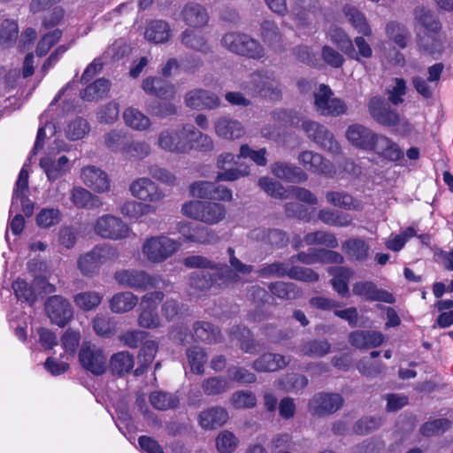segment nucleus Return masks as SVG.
<instances>
[{"mask_svg":"<svg viewBox=\"0 0 453 453\" xmlns=\"http://www.w3.org/2000/svg\"><path fill=\"white\" fill-rule=\"evenodd\" d=\"M184 265L189 268H209L212 273L194 272L190 275V286L199 291H205L213 285L221 287L239 281V277L226 264H216L202 256H190L185 258Z\"/></svg>","mask_w":453,"mask_h":453,"instance_id":"nucleus-1","label":"nucleus"},{"mask_svg":"<svg viewBox=\"0 0 453 453\" xmlns=\"http://www.w3.org/2000/svg\"><path fill=\"white\" fill-rule=\"evenodd\" d=\"M245 95L250 96L268 97L278 100L281 96V88L273 72L269 70H257L252 73L241 85Z\"/></svg>","mask_w":453,"mask_h":453,"instance_id":"nucleus-2","label":"nucleus"},{"mask_svg":"<svg viewBox=\"0 0 453 453\" xmlns=\"http://www.w3.org/2000/svg\"><path fill=\"white\" fill-rule=\"evenodd\" d=\"M367 109L370 116L378 124L388 127H396V130L402 133L411 131L409 121L402 118L382 96H372L367 103Z\"/></svg>","mask_w":453,"mask_h":453,"instance_id":"nucleus-3","label":"nucleus"},{"mask_svg":"<svg viewBox=\"0 0 453 453\" xmlns=\"http://www.w3.org/2000/svg\"><path fill=\"white\" fill-rule=\"evenodd\" d=\"M118 257L119 252L111 245H96L91 250L79 257L77 265L82 275L92 277L98 274L102 265Z\"/></svg>","mask_w":453,"mask_h":453,"instance_id":"nucleus-4","label":"nucleus"},{"mask_svg":"<svg viewBox=\"0 0 453 453\" xmlns=\"http://www.w3.org/2000/svg\"><path fill=\"white\" fill-rule=\"evenodd\" d=\"M181 212L188 218L214 225L225 219L226 211L221 203L195 200L185 203Z\"/></svg>","mask_w":453,"mask_h":453,"instance_id":"nucleus-5","label":"nucleus"},{"mask_svg":"<svg viewBox=\"0 0 453 453\" xmlns=\"http://www.w3.org/2000/svg\"><path fill=\"white\" fill-rule=\"evenodd\" d=\"M114 279L119 285L141 291L165 288L170 285V282L161 276L150 275L145 271L135 269L118 271L114 273Z\"/></svg>","mask_w":453,"mask_h":453,"instance_id":"nucleus-6","label":"nucleus"},{"mask_svg":"<svg viewBox=\"0 0 453 453\" xmlns=\"http://www.w3.org/2000/svg\"><path fill=\"white\" fill-rule=\"evenodd\" d=\"M220 42L226 50L240 56L254 59H260L265 56V50L260 42L246 34L226 33Z\"/></svg>","mask_w":453,"mask_h":453,"instance_id":"nucleus-7","label":"nucleus"},{"mask_svg":"<svg viewBox=\"0 0 453 453\" xmlns=\"http://www.w3.org/2000/svg\"><path fill=\"white\" fill-rule=\"evenodd\" d=\"M181 243L165 235L152 236L145 240L142 252L148 261L159 264L173 256L180 248Z\"/></svg>","mask_w":453,"mask_h":453,"instance_id":"nucleus-8","label":"nucleus"},{"mask_svg":"<svg viewBox=\"0 0 453 453\" xmlns=\"http://www.w3.org/2000/svg\"><path fill=\"white\" fill-rule=\"evenodd\" d=\"M301 127L307 137L314 142L319 148L334 155L341 153L339 142L326 127L310 119L303 120Z\"/></svg>","mask_w":453,"mask_h":453,"instance_id":"nucleus-9","label":"nucleus"},{"mask_svg":"<svg viewBox=\"0 0 453 453\" xmlns=\"http://www.w3.org/2000/svg\"><path fill=\"white\" fill-rule=\"evenodd\" d=\"M314 107L322 116L337 117L347 112L348 107L343 100L334 97L332 89L325 84H320L314 94Z\"/></svg>","mask_w":453,"mask_h":453,"instance_id":"nucleus-10","label":"nucleus"},{"mask_svg":"<svg viewBox=\"0 0 453 453\" xmlns=\"http://www.w3.org/2000/svg\"><path fill=\"white\" fill-rule=\"evenodd\" d=\"M343 397L338 393L319 392L308 402L309 413L313 417L330 416L342 408Z\"/></svg>","mask_w":453,"mask_h":453,"instance_id":"nucleus-11","label":"nucleus"},{"mask_svg":"<svg viewBox=\"0 0 453 453\" xmlns=\"http://www.w3.org/2000/svg\"><path fill=\"white\" fill-rule=\"evenodd\" d=\"M79 361L85 370L94 375H102L106 371V357L103 349L90 342L82 343Z\"/></svg>","mask_w":453,"mask_h":453,"instance_id":"nucleus-12","label":"nucleus"},{"mask_svg":"<svg viewBox=\"0 0 453 453\" xmlns=\"http://www.w3.org/2000/svg\"><path fill=\"white\" fill-rule=\"evenodd\" d=\"M95 232L103 238L120 240L128 237L130 228L121 219L107 214L96 220Z\"/></svg>","mask_w":453,"mask_h":453,"instance_id":"nucleus-13","label":"nucleus"},{"mask_svg":"<svg viewBox=\"0 0 453 453\" xmlns=\"http://www.w3.org/2000/svg\"><path fill=\"white\" fill-rule=\"evenodd\" d=\"M45 311L50 321L64 327L73 318L71 303L61 296H52L45 302Z\"/></svg>","mask_w":453,"mask_h":453,"instance_id":"nucleus-14","label":"nucleus"},{"mask_svg":"<svg viewBox=\"0 0 453 453\" xmlns=\"http://www.w3.org/2000/svg\"><path fill=\"white\" fill-rule=\"evenodd\" d=\"M353 295L366 302H382L392 304L395 302L394 296L385 289L379 288L371 280H361L353 284Z\"/></svg>","mask_w":453,"mask_h":453,"instance_id":"nucleus-15","label":"nucleus"},{"mask_svg":"<svg viewBox=\"0 0 453 453\" xmlns=\"http://www.w3.org/2000/svg\"><path fill=\"white\" fill-rule=\"evenodd\" d=\"M130 192L135 198L153 203H159L165 198L164 192L153 180L147 177L134 180L130 185Z\"/></svg>","mask_w":453,"mask_h":453,"instance_id":"nucleus-16","label":"nucleus"},{"mask_svg":"<svg viewBox=\"0 0 453 453\" xmlns=\"http://www.w3.org/2000/svg\"><path fill=\"white\" fill-rule=\"evenodd\" d=\"M298 163L307 171L326 177L334 173L332 164L324 157L312 150H304L298 155Z\"/></svg>","mask_w":453,"mask_h":453,"instance_id":"nucleus-17","label":"nucleus"},{"mask_svg":"<svg viewBox=\"0 0 453 453\" xmlns=\"http://www.w3.org/2000/svg\"><path fill=\"white\" fill-rule=\"evenodd\" d=\"M187 107L195 110L216 109L220 105L219 97L212 91L194 88L186 93L184 97Z\"/></svg>","mask_w":453,"mask_h":453,"instance_id":"nucleus-18","label":"nucleus"},{"mask_svg":"<svg viewBox=\"0 0 453 453\" xmlns=\"http://www.w3.org/2000/svg\"><path fill=\"white\" fill-rule=\"evenodd\" d=\"M81 179L88 188L96 193L108 192L111 188L108 174L95 165L84 166L81 172Z\"/></svg>","mask_w":453,"mask_h":453,"instance_id":"nucleus-19","label":"nucleus"},{"mask_svg":"<svg viewBox=\"0 0 453 453\" xmlns=\"http://www.w3.org/2000/svg\"><path fill=\"white\" fill-rule=\"evenodd\" d=\"M379 134L361 124L350 125L346 131L348 141L355 147L372 150L374 148Z\"/></svg>","mask_w":453,"mask_h":453,"instance_id":"nucleus-20","label":"nucleus"},{"mask_svg":"<svg viewBox=\"0 0 453 453\" xmlns=\"http://www.w3.org/2000/svg\"><path fill=\"white\" fill-rule=\"evenodd\" d=\"M229 418L227 411L221 406L203 410L198 416V423L205 430H213L224 426Z\"/></svg>","mask_w":453,"mask_h":453,"instance_id":"nucleus-21","label":"nucleus"},{"mask_svg":"<svg viewBox=\"0 0 453 453\" xmlns=\"http://www.w3.org/2000/svg\"><path fill=\"white\" fill-rule=\"evenodd\" d=\"M181 19L191 27H203L209 21V15L206 9L197 3H188L180 12Z\"/></svg>","mask_w":453,"mask_h":453,"instance_id":"nucleus-22","label":"nucleus"},{"mask_svg":"<svg viewBox=\"0 0 453 453\" xmlns=\"http://www.w3.org/2000/svg\"><path fill=\"white\" fill-rule=\"evenodd\" d=\"M290 361V356L265 353L253 362L252 367L258 372H270L283 369Z\"/></svg>","mask_w":453,"mask_h":453,"instance_id":"nucleus-23","label":"nucleus"},{"mask_svg":"<svg viewBox=\"0 0 453 453\" xmlns=\"http://www.w3.org/2000/svg\"><path fill=\"white\" fill-rule=\"evenodd\" d=\"M384 335L373 330H357L349 334V342L357 349H372L380 346L384 342Z\"/></svg>","mask_w":453,"mask_h":453,"instance_id":"nucleus-24","label":"nucleus"},{"mask_svg":"<svg viewBox=\"0 0 453 453\" xmlns=\"http://www.w3.org/2000/svg\"><path fill=\"white\" fill-rule=\"evenodd\" d=\"M274 176L288 182L300 183L308 180V175L300 167L292 164L277 162L272 165Z\"/></svg>","mask_w":453,"mask_h":453,"instance_id":"nucleus-25","label":"nucleus"},{"mask_svg":"<svg viewBox=\"0 0 453 453\" xmlns=\"http://www.w3.org/2000/svg\"><path fill=\"white\" fill-rule=\"evenodd\" d=\"M216 134L224 139H238L245 134L242 124L236 120L226 117L219 118L215 122Z\"/></svg>","mask_w":453,"mask_h":453,"instance_id":"nucleus-26","label":"nucleus"},{"mask_svg":"<svg viewBox=\"0 0 453 453\" xmlns=\"http://www.w3.org/2000/svg\"><path fill=\"white\" fill-rule=\"evenodd\" d=\"M142 89L145 93L157 97H172L174 87L160 77H148L142 81Z\"/></svg>","mask_w":453,"mask_h":453,"instance_id":"nucleus-27","label":"nucleus"},{"mask_svg":"<svg viewBox=\"0 0 453 453\" xmlns=\"http://www.w3.org/2000/svg\"><path fill=\"white\" fill-rule=\"evenodd\" d=\"M261 36L263 42L277 52L285 50L282 43V35L277 25L271 20H265L261 24Z\"/></svg>","mask_w":453,"mask_h":453,"instance_id":"nucleus-28","label":"nucleus"},{"mask_svg":"<svg viewBox=\"0 0 453 453\" xmlns=\"http://www.w3.org/2000/svg\"><path fill=\"white\" fill-rule=\"evenodd\" d=\"M193 331L194 337L205 343L214 344L222 340L219 329L210 322L196 321L193 325Z\"/></svg>","mask_w":453,"mask_h":453,"instance_id":"nucleus-29","label":"nucleus"},{"mask_svg":"<svg viewBox=\"0 0 453 453\" xmlns=\"http://www.w3.org/2000/svg\"><path fill=\"white\" fill-rule=\"evenodd\" d=\"M328 273L333 277L331 280L334 289L342 296L349 293V280L353 275V271L344 266H333L328 269Z\"/></svg>","mask_w":453,"mask_h":453,"instance_id":"nucleus-30","label":"nucleus"},{"mask_svg":"<svg viewBox=\"0 0 453 453\" xmlns=\"http://www.w3.org/2000/svg\"><path fill=\"white\" fill-rule=\"evenodd\" d=\"M134 365V356L127 351H119L111 356L109 368L113 375L123 376L130 372Z\"/></svg>","mask_w":453,"mask_h":453,"instance_id":"nucleus-31","label":"nucleus"},{"mask_svg":"<svg viewBox=\"0 0 453 453\" xmlns=\"http://www.w3.org/2000/svg\"><path fill=\"white\" fill-rule=\"evenodd\" d=\"M138 303V296L129 291L115 294L109 301L110 309L114 313H126Z\"/></svg>","mask_w":453,"mask_h":453,"instance_id":"nucleus-32","label":"nucleus"},{"mask_svg":"<svg viewBox=\"0 0 453 453\" xmlns=\"http://www.w3.org/2000/svg\"><path fill=\"white\" fill-rule=\"evenodd\" d=\"M70 198L78 208H98L102 205L100 197L82 187H73Z\"/></svg>","mask_w":453,"mask_h":453,"instance_id":"nucleus-33","label":"nucleus"},{"mask_svg":"<svg viewBox=\"0 0 453 453\" xmlns=\"http://www.w3.org/2000/svg\"><path fill=\"white\" fill-rule=\"evenodd\" d=\"M180 38L181 43L188 49L203 54L211 52V48L206 38L200 33H196L191 29H186L181 33Z\"/></svg>","mask_w":453,"mask_h":453,"instance_id":"nucleus-34","label":"nucleus"},{"mask_svg":"<svg viewBox=\"0 0 453 453\" xmlns=\"http://www.w3.org/2000/svg\"><path fill=\"white\" fill-rule=\"evenodd\" d=\"M123 119L125 124L135 131H148L151 126L150 118L134 107H128L124 111Z\"/></svg>","mask_w":453,"mask_h":453,"instance_id":"nucleus-35","label":"nucleus"},{"mask_svg":"<svg viewBox=\"0 0 453 453\" xmlns=\"http://www.w3.org/2000/svg\"><path fill=\"white\" fill-rule=\"evenodd\" d=\"M268 288L273 296L281 300H296L302 296V291L298 286L288 281H275L268 285Z\"/></svg>","mask_w":453,"mask_h":453,"instance_id":"nucleus-36","label":"nucleus"},{"mask_svg":"<svg viewBox=\"0 0 453 453\" xmlns=\"http://www.w3.org/2000/svg\"><path fill=\"white\" fill-rule=\"evenodd\" d=\"M111 88V81L105 78H100L88 85L80 96L82 99L93 102L103 99L107 96Z\"/></svg>","mask_w":453,"mask_h":453,"instance_id":"nucleus-37","label":"nucleus"},{"mask_svg":"<svg viewBox=\"0 0 453 453\" xmlns=\"http://www.w3.org/2000/svg\"><path fill=\"white\" fill-rule=\"evenodd\" d=\"M372 150L392 161L398 160L403 157V152L399 146L384 135L379 134Z\"/></svg>","mask_w":453,"mask_h":453,"instance_id":"nucleus-38","label":"nucleus"},{"mask_svg":"<svg viewBox=\"0 0 453 453\" xmlns=\"http://www.w3.org/2000/svg\"><path fill=\"white\" fill-rule=\"evenodd\" d=\"M69 159L65 156H61L58 160H52L50 157H43L40 161V165L47 174L50 180H55L64 175L68 170Z\"/></svg>","mask_w":453,"mask_h":453,"instance_id":"nucleus-39","label":"nucleus"},{"mask_svg":"<svg viewBox=\"0 0 453 453\" xmlns=\"http://www.w3.org/2000/svg\"><path fill=\"white\" fill-rule=\"evenodd\" d=\"M291 13L298 25L306 27L310 24L309 12L317 9L318 0H292Z\"/></svg>","mask_w":453,"mask_h":453,"instance_id":"nucleus-40","label":"nucleus"},{"mask_svg":"<svg viewBox=\"0 0 453 453\" xmlns=\"http://www.w3.org/2000/svg\"><path fill=\"white\" fill-rule=\"evenodd\" d=\"M171 37V29L164 20L151 21L145 31V38L155 43H164Z\"/></svg>","mask_w":453,"mask_h":453,"instance_id":"nucleus-41","label":"nucleus"},{"mask_svg":"<svg viewBox=\"0 0 453 453\" xmlns=\"http://www.w3.org/2000/svg\"><path fill=\"white\" fill-rule=\"evenodd\" d=\"M343 12L348 20L351 23L352 27L358 33L365 36L372 35V28L369 26L365 16L357 8L352 5H346L343 8Z\"/></svg>","mask_w":453,"mask_h":453,"instance_id":"nucleus-42","label":"nucleus"},{"mask_svg":"<svg viewBox=\"0 0 453 453\" xmlns=\"http://www.w3.org/2000/svg\"><path fill=\"white\" fill-rule=\"evenodd\" d=\"M384 424V418L380 415L363 416L352 426V432L357 435H367L379 430Z\"/></svg>","mask_w":453,"mask_h":453,"instance_id":"nucleus-43","label":"nucleus"},{"mask_svg":"<svg viewBox=\"0 0 453 453\" xmlns=\"http://www.w3.org/2000/svg\"><path fill=\"white\" fill-rule=\"evenodd\" d=\"M318 219L328 226L338 227H346L352 223V218L349 214L331 209L320 210L318 213Z\"/></svg>","mask_w":453,"mask_h":453,"instance_id":"nucleus-44","label":"nucleus"},{"mask_svg":"<svg viewBox=\"0 0 453 453\" xmlns=\"http://www.w3.org/2000/svg\"><path fill=\"white\" fill-rule=\"evenodd\" d=\"M156 211L157 207L155 205L136 201L126 202L120 207V212L131 219H139L145 215L153 214Z\"/></svg>","mask_w":453,"mask_h":453,"instance_id":"nucleus-45","label":"nucleus"},{"mask_svg":"<svg viewBox=\"0 0 453 453\" xmlns=\"http://www.w3.org/2000/svg\"><path fill=\"white\" fill-rule=\"evenodd\" d=\"M201 387L203 394L209 396L222 395L231 388L229 380L223 376L207 378L203 380Z\"/></svg>","mask_w":453,"mask_h":453,"instance_id":"nucleus-46","label":"nucleus"},{"mask_svg":"<svg viewBox=\"0 0 453 453\" xmlns=\"http://www.w3.org/2000/svg\"><path fill=\"white\" fill-rule=\"evenodd\" d=\"M342 250L352 259L364 261L368 257L370 247L364 240L355 238L345 241Z\"/></svg>","mask_w":453,"mask_h":453,"instance_id":"nucleus-47","label":"nucleus"},{"mask_svg":"<svg viewBox=\"0 0 453 453\" xmlns=\"http://www.w3.org/2000/svg\"><path fill=\"white\" fill-rule=\"evenodd\" d=\"M388 38L393 41L399 48L404 49L411 38L408 29L402 24L391 21L385 27Z\"/></svg>","mask_w":453,"mask_h":453,"instance_id":"nucleus-48","label":"nucleus"},{"mask_svg":"<svg viewBox=\"0 0 453 453\" xmlns=\"http://www.w3.org/2000/svg\"><path fill=\"white\" fill-rule=\"evenodd\" d=\"M298 351L308 357H323L331 351V344L326 340H311L303 342Z\"/></svg>","mask_w":453,"mask_h":453,"instance_id":"nucleus-49","label":"nucleus"},{"mask_svg":"<svg viewBox=\"0 0 453 453\" xmlns=\"http://www.w3.org/2000/svg\"><path fill=\"white\" fill-rule=\"evenodd\" d=\"M157 351V345L154 341H147L144 342L139 352V366L134 370V375H142L150 366L155 358Z\"/></svg>","mask_w":453,"mask_h":453,"instance_id":"nucleus-50","label":"nucleus"},{"mask_svg":"<svg viewBox=\"0 0 453 453\" xmlns=\"http://www.w3.org/2000/svg\"><path fill=\"white\" fill-rule=\"evenodd\" d=\"M178 140V127L165 128L159 132L157 145L166 152L179 153Z\"/></svg>","mask_w":453,"mask_h":453,"instance_id":"nucleus-51","label":"nucleus"},{"mask_svg":"<svg viewBox=\"0 0 453 453\" xmlns=\"http://www.w3.org/2000/svg\"><path fill=\"white\" fill-rule=\"evenodd\" d=\"M150 403L157 410L166 411L178 406L179 397L172 393L154 391L150 395Z\"/></svg>","mask_w":453,"mask_h":453,"instance_id":"nucleus-52","label":"nucleus"},{"mask_svg":"<svg viewBox=\"0 0 453 453\" xmlns=\"http://www.w3.org/2000/svg\"><path fill=\"white\" fill-rule=\"evenodd\" d=\"M415 20L423 26L427 31L437 33L441 29V24L434 13L423 6L414 9Z\"/></svg>","mask_w":453,"mask_h":453,"instance_id":"nucleus-53","label":"nucleus"},{"mask_svg":"<svg viewBox=\"0 0 453 453\" xmlns=\"http://www.w3.org/2000/svg\"><path fill=\"white\" fill-rule=\"evenodd\" d=\"M196 128L186 124L178 127L179 153L185 154L194 149Z\"/></svg>","mask_w":453,"mask_h":453,"instance_id":"nucleus-54","label":"nucleus"},{"mask_svg":"<svg viewBox=\"0 0 453 453\" xmlns=\"http://www.w3.org/2000/svg\"><path fill=\"white\" fill-rule=\"evenodd\" d=\"M255 237L272 246L282 247L288 242V237L284 232L279 229H258L254 232Z\"/></svg>","mask_w":453,"mask_h":453,"instance_id":"nucleus-55","label":"nucleus"},{"mask_svg":"<svg viewBox=\"0 0 453 453\" xmlns=\"http://www.w3.org/2000/svg\"><path fill=\"white\" fill-rule=\"evenodd\" d=\"M103 295L96 291H85L73 296L74 303L83 311H92L102 302Z\"/></svg>","mask_w":453,"mask_h":453,"instance_id":"nucleus-56","label":"nucleus"},{"mask_svg":"<svg viewBox=\"0 0 453 453\" xmlns=\"http://www.w3.org/2000/svg\"><path fill=\"white\" fill-rule=\"evenodd\" d=\"M289 266L288 263L275 261L263 265L257 271V274L259 277L265 279L288 277Z\"/></svg>","mask_w":453,"mask_h":453,"instance_id":"nucleus-57","label":"nucleus"},{"mask_svg":"<svg viewBox=\"0 0 453 453\" xmlns=\"http://www.w3.org/2000/svg\"><path fill=\"white\" fill-rule=\"evenodd\" d=\"M19 35V27L16 21L4 19L0 27V44L8 48L13 45Z\"/></svg>","mask_w":453,"mask_h":453,"instance_id":"nucleus-58","label":"nucleus"},{"mask_svg":"<svg viewBox=\"0 0 453 453\" xmlns=\"http://www.w3.org/2000/svg\"><path fill=\"white\" fill-rule=\"evenodd\" d=\"M187 357L191 371L197 374L204 372L203 365L207 361V355L204 350L198 346H194L187 349Z\"/></svg>","mask_w":453,"mask_h":453,"instance_id":"nucleus-59","label":"nucleus"},{"mask_svg":"<svg viewBox=\"0 0 453 453\" xmlns=\"http://www.w3.org/2000/svg\"><path fill=\"white\" fill-rule=\"evenodd\" d=\"M331 41L348 57H355V47L349 35L342 29L335 28L330 33Z\"/></svg>","mask_w":453,"mask_h":453,"instance_id":"nucleus-60","label":"nucleus"},{"mask_svg":"<svg viewBox=\"0 0 453 453\" xmlns=\"http://www.w3.org/2000/svg\"><path fill=\"white\" fill-rule=\"evenodd\" d=\"M303 241L307 245L323 244L332 249L338 247L335 235L325 231L309 233L304 236Z\"/></svg>","mask_w":453,"mask_h":453,"instance_id":"nucleus-61","label":"nucleus"},{"mask_svg":"<svg viewBox=\"0 0 453 453\" xmlns=\"http://www.w3.org/2000/svg\"><path fill=\"white\" fill-rule=\"evenodd\" d=\"M239 445V440L228 430L219 432L216 437V448L219 453H232Z\"/></svg>","mask_w":453,"mask_h":453,"instance_id":"nucleus-62","label":"nucleus"},{"mask_svg":"<svg viewBox=\"0 0 453 453\" xmlns=\"http://www.w3.org/2000/svg\"><path fill=\"white\" fill-rule=\"evenodd\" d=\"M326 199L330 204L344 210L349 211L357 208L352 196L345 192L328 191L326 193Z\"/></svg>","mask_w":453,"mask_h":453,"instance_id":"nucleus-63","label":"nucleus"},{"mask_svg":"<svg viewBox=\"0 0 453 453\" xmlns=\"http://www.w3.org/2000/svg\"><path fill=\"white\" fill-rule=\"evenodd\" d=\"M258 186L269 196L280 198L286 199L288 197L287 190L284 187L276 180L269 177H261L258 180Z\"/></svg>","mask_w":453,"mask_h":453,"instance_id":"nucleus-64","label":"nucleus"}]
</instances>
